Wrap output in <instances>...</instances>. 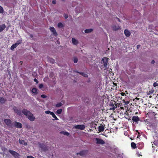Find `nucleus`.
Returning <instances> with one entry per match:
<instances>
[{"instance_id":"nucleus-1","label":"nucleus","mask_w":158,"mask_h":158,"mask_svg":"<svg viewBox=\"0 0 158 158\" xmlns=\"http://www.w3.org/2000/svg\"><path fill=\"white\" fill-rule=\"evenodd\" d=\"M22 112L26 116V117L31 121H34L35 119V117L33 116V114L29 111L27 110L26 109H23L22 111Z\"/></svg>"},{"instance_id":"nucleus-2","label":"nucleus","mask_w":158,"mask_h":158,"mask_svg":"<svg viewBox=\"0 0 158 158\" xmlns=\"http://www.w3.org/2000/svg\"><path fill=\"white\" fill-rule=\"evenodd\" d=\"M22 112L26 116V117L31 121H34L35 119V117L33 116V114L29 111L27 110L26 109H23L22 111Z\"/></svg>"},{"instance_id":"nucleus-3","label":"nucleus","mask_w":158,"mask_h":158,"mask_svg":"<svg viewBox=\"0 0 158 158\" xmlns=\"http://www.w3.org/2000/svg\"><path fill=\"white\" fill-rule=\"evenodd\" d=\"M22 112L26 116V117L31 121H34L35 119V117L33 116V114L29 111L27 110L26 109H23L22 111Z\"/></svg>"},{"instance_id":"nucleus-4","label":"nucleus","mask_w":158,"mask_h":158,"mask_svg":"<svg viewBox=\"0 0 158 158\" xmlns=\"http://www.w3.org/2000/svg\"><path fill=\"white\" fill-rule=\"evenodd\" d=\"M22 112L26 116V117L31 121H34L35 119V117L33 116V114L29 111L27 110L26 109H23L22 111Z\"/></svg>"},{"instance_id":"nucleus-5","label":"nucleus","mask_w":158,"mask_h":158,"mask_svg":"<svg viewBox=\"0 0 158 158\" xmlns=\"http://www.w3.org/2000/svg\"><path fill=\"white\" fill-rule=\"evenodd\" d=\"M9 152L13 155V156L15 157V158H19L20 156V155L17 152L10 149L8 151Z\"/></svg>"},{"instance_id":"nucleus-6","label":"nucleus","mask_w":158,"mask_h":158,"mask_svg":"<svg viewBox=\"0 0 158 158\" xmlns=\"http://www.w3.org/2000/svg\"><path fill=\"white\" fill-rule=\"evenodd\" d=\"M132 120L135 124H138L139 121H142L137 116H133L132 118Z\"/></svg>"},{"instance_id":"nucleus-7","label":"nucleus","mask_w":158,"mask_h":158,"mask_svg":"<svg viewBox=\"0 0 158 158\" xmlns=\"http://www.w3.org/2000/svg\"><path fill=\"white\" fill-rule=\"evenodd\" d=\"M108 59L109 58L106 57H104L102 59V63L103 64V65L105 68L106 67Z\"/></svg>"},{"instance_id":"nucleus-8","label":"nucleus","mask_w":158,"mask_h":158,"mask_svg":"<svg viewBox=\"0 0 158 158\" xmlns=\"http://www.w3.org/2000/svg\"><path fill=\"white\" fill-rule=\"evenodd\" d=\"M13 109L14 110V111L15 113H17V114L19 115L20 116L22 114V111L20 109H17V108L16 106H14Z\"/></svg>"},{"instance_id":"nucleus-9","label":"nucleus","mask_w":158,"mask_h":158,"mask_svg":"<svg viewBox=\"0 0 158 158\" xmlns=\"http://www.w3.org/2000/svg\"><path fill=\"white\" fill-rule=\"evenodd\" d=\"M95 139L96 141V143L97 144L102 145L105 143L104 141L101 139L96 138Z\"/></svg>"},{"instance_id":"nucleus-10","label":"nucleus","mask_w":158,"mask_h":158,"mask_svg":"<svg viewBox=\"0 0 158 158\" xmlns=\"http://www.w3.org/2000/svg\"><path fill=\"white\" fill-rule=\"evenodd\" d=\"M14 126L15 127L18 128H21L23 126L22 125L21 123L16 121L14 123Z\"/></svg>"},{"instance_id":"nucleus-11","label":"nucleus","mask_w":158,"mask_h":158,"mask_svg":"<svg viewBox=\"0 0 158 158\" xmlns=\"http://www.w3.org/2000/svg\"><path fill=\"white\" fill-rule=\"evenodd\" d=\"M88 152V150H85L81 151L79 153H77V155L79 154L81 156H85L87 154Z\"/></svg>"},{"instance_id":"nucleus-12","label":"nucleus","mask_w":158,"mask_h":158,"mask_svg":"<svg viewBox=\"0 0 158 158\" xmlns=\"http://www.w3.org/2000/svg\"><path fill=\"white\" fill-rule=\"evenodd\" d=\"M4 121L8 126H11L12 125L11 121L10 119H4Z\"/></svg>"},{"instance_id":"nucleus-13","label":"nucleus","mask_w":158,"mask_h":158,"mask_svg":"<svg viewBox=\"0 0 158 158\" xmlns=\"http://www.w3.org/2000/svg\"><path fill=\"white\" fill-rule=\"evenodd\" d=\"M76 129H78L81 130H83L85 128V126L84 125H76L75 126Z\"/></svg>"},{"instance_id":"nucleus-14","label":"nucleus","mask_w":158,"mask_h":158,"mask_svg":"<svg viewBox=\"0 0 158 158\" xmlns=\"http://www.w3.org/2000/svg\"><path fill=\"white\" fill-rule=\"evenodd\" d=\"M50 30L52 32L53 34L56 36H57L58 34L56 32V30H55V28L52 27H50Z\"/></svg>"},{"instance_id":"nucleus-15","label":"nucleus","mask_w":158,"mask_h":158,"mask_svg":"<svg viewBox=\"0 0 158 158\" xmlns=\"http://www.w3.org/2000/svg\"><path fill=\"white\" fill-rule=\"evenodd\" d=\"M40 147L41 148L42 150L44 151H45L47 149V148L45 145L43 143H39Z\"/></svg>"},{"instance_id":"nucleus-16","label":"nucleus","mask_w":158,"mask_h":158,"mask_svg":"<svg viewBox=\"0 0 158 158\" xmlns=\"http://www.w3.org/2000/svg\"><path fill=\"white\" fill-rule=\"evenodd\" d=\"M138 144V148L139 149H142L144 147V144L142 142L139 143Z\"/></svg>"},{"instance_id":"nucleus-17","label":"nucleus","mask_w":158,"mask_h":158,"mask_svg":"<svg viewBox=\"0 0 158 158\" xmlns=\"http://www.w3.org/2000/svg\"><path fill=\"white\" fill-rule=\"evenodd\" d=\"M124 32L125 35L127 37H129L131 35L130 32L128 30L125 29L124 30Z\"/></svg>"},{"instance_id":"nucleus-18","label":"nucleus","mask_w":158,"mask_h":158,"mask_svg":"<svg viewBox=\"0 0 158 158\" xmlns=\"http://www.w3.org/2000/svg\"><path fill=\"white\" fill-rule=\"evenodd\" d=\"M75 72L76 73H79L81 75H82V76L84 77H87L88 76V75L86 73H85L82 72H78L77 70H76L75 71Z\"/></svg>"},{"instance_id":"nucleus-19","label":"nucleus","mask_w":158,"mask_h":158,"mask_svg":"<svg viewBox=\"0 0 158 158\" xmlns=\"http://www.w3.org/2000/svg\"><path fill=\"white\" fill-rule=\"evenodd\" d=\"M72 42L73 44L76 45H77L78 43V41L74 38L72 39Z\"/></svg>"},{"instance_id":"nucleus-20","label":"nucleus","mask_w":158,"mask_h":158,"mask_svg":"<svg viewBox=\"0 0 158 158\" xmlns=\"http://www.w3.org/2000/svg\"><path fill=\"white\" fill-rule=\"evenodd\" d=\"M98 129L99 132H102L104 130V126L103 125L100 126L98 127Z\"/></svg>"},{"instance_id":"nucleus-21","label":"nucleus","mask_w":158,"mask_h":158,"mask_svg":"<svg viewBox=\"0 0 158 158\" xmlns=\"http://www.w3.org/2000/svg\"><path fill=\"white\" fill-rule=\"evenodd\" d=\"M6 101V99H5L3 97H0V102L1 103H4Z\"/></svg>"},{"instance_id":"nucleus-22","label":"nucleus","mask_w":158,"mask_h":158,"mask_svg":"<svg viewBox=\"0 0 158 158\" xmlns=\"http://www.w3.org/2000/svg\"><path fill=\"white\" fill-rule=\"evenodd\" d=\"M6 27L5 24H3L0 26V32L4 30Z\"/></svg>"},{"instance_id":"nucleus-23","label":"nucleus","mask_w":158,"mask_h":158,"mask_svg":"<svg viewBox=\"0 0 158 158\" xmlns=\"http://www.w3.org/2000/svg\"><path fill=\"white\" fill-rule=\"evenodd\" d=\"M31 92L32 93L37 94H38L37 89L35 88H33L32 89Z\"/></svg>"},{"instance_id":"nucleus-24","label":"nucleus","mask_w":158,"mask_h":158,"mask_svg":"<svg viewBox=\"0 0 158 158\" xmlns=\"http://www.w3.org/2000/svg\"><path fill=\"white\" fill-rule=\"evenodd\" d=\"M18 45H17L15 43L13 44L12 45V46L10 47V49L12 50H13Z\"/></svg>"},{"instance_id":"nucleus-25","label":"nucleus","mask_w":158,"mask_h":158,"mask_svg":"<svg viewBox=\"0 0 158 158\" xmlns=\"http://www.w3.org/2000/svg\"><path fill=\"white\" fill-rule=\"evenodd\" d=\"M51 115H52V117L55 118V120H58V119L56 117V115L53 112H51Z\"/></svg>"},{"instance_id":"nucleus-26","label":"nucleus","mask_w":158,"mask_h":158,"mask_svg":"<svg viewBox=\"0 0 158 158\" xmlns=\"http://www.w3.org/2000/svg\"><path fill=\"white\" fill-rule=\"evenodd\" d=\"M113 29L114 30L116 31L118 30L120 27L119 26H113L112 27Z\"/></svg>"},{"instance_id":"nucleus-27","label":"nucleus","mask_w":158,"mask_h":158,"mask_svg":"<svg viewBox=\"0 0 158 158\" xmlns=\"http://www.w3.org/2000/svg\"><path fill=\"white\" fill-rule=\"evenodd\" d=\"M131 147L133 149H135L136 148V144L134 142L131 143Z\"/></svg>"},{"instance_id":"nucleus-28","label":"nucleus","mask_w":158,"mask_h":158,"mask_svg":"<svg viewBox=\"0 0 158 158\" xmlns=\"http://www.w3.org/2000/svg\"><path fill=\"white\" fill-rule=\"evenodd\" d=\"M62 102H63V101H62L61 102H59L56 104V106L57 107H59L61 106L62 105Z\"/></svg>"},{"instance_id":"nucleus-29","label":"nucleus","mask_w":158,"mask_h":158,"mask_svg":"<svg viewBox=\"0 0 158 158\" xmlns=\"http://www.w3.org/2000/svg\"><path fill=\"white\" fill-rule=\"evenodd\" d=\"M93 31V29H86L85 31V33H87L89 32H91Z\"/></svg>"},{"instance_id":"nucleus-30","label":"nucleus","mask_w":158,"mask_h":158,"mask_svg":"<svg viewBox=\"0 0 158 158\" xmlns=\"http://www.w3.org/2000/svg\"><path fill=\"white\" fill-rule=\"evenodd\" d=\"M61 133H62L64 135H66L67 136H69V133L66 132V131H62L60 132Z\"/></svg>"},{"instance_id":"nucleus-31","label":"nucleus","mask_w":158,"mask_h":158,"mask_svg":"<svg viewBox=\"0 0 158 158\" xmlns=\"http://www.w3.org/2000/svg\"><path fill=\"white\" fill-rule=\"evenodd\" d=\"M57 26L59 28H61L63 27V25L62 23L60 22L59 23L57 24Z\"/></svg>"},{"instance_id":"nucleus-32","label":"nucleus","mask_w":158,"mask_h":158,"mask_svg":"<svg viewBox=\"0 0 158 158\" xmlns=\"http://www.w3.org/2000/svg\"><path fill=\"white\" fill-rule=\"evenodd\" d=\"M22 42V40H17L16 42V43L15 44H16V45L18 46L20 44H21Z\"/></svg>"},{"instance_id":"nucleus-33","label":"nucleus","mask_w":158,"mask_h":158,"mask_svg":"<svg viewBox=\"0 0 158 158\" xmlns=\"http://www.w3.org/2000/svg\"><path fill=\"white\" fill-rule=\"evenodd\" d=\"M62 111V109H60L59 110H58L56 111V113L58 114H61Z\"/></svg>"},{"instance_id":"nucleus-34","label":"nucleus","mask_w":158,"mask_h":158,"mask_svg":"<svg viewBox=\"0 0 158 158\" xmlns=\"http://www.w3.org/2000/svg\"><path fill=\"white\" fill-rule=\"evenodd\" d=\"M4 12V10L2 7L0 5V13H3Z\"/></svg>"},{"instance_id":"nucleus-35","label":"nucleus","mask_w":158,"mask_h":158,"mask_svg":"<svg viewBox=\"0 0 158 158\" xmlns=\"http://www.w3.org/2000/svg\"><path fill=\"white\" fill-rule=\"evenodd\" d=\"M24 140H23L22 139H19V143L20 144H23V143H24Z\"/></svg>"},{"instance_id":"nucleus-36","label":"nucleus","mask_w":158,"mask_h":158,"mask_svg":"<svg viewBox=\"0 0 158 158\" xmlns=\"http://www.w3.org/2000/svg\"><path fill=\"white\" fill-rule=\"evenodd\" d=\"M79 7H77L76 8V12L77 13H79V12H81V9H79V11H78V10H77L79 9Z\"/></svg>"},{"instance_id":"nucleus-37","label":"nucleus","mask_w":158,"mask_h":158,"mask_svg":"<svg viewBox=\"0 0 158 158\" xmlns=\"http://www.w3.org/2000/svg\"><path fill=\"white\" fill-rule=\"evenodd\" d=\"M117 107V106L116 105H115V106H114L113 105V107L110 108V109L113 110H114Z\"/></svg>"},{"instance_id":"nucleus-38","label":"nucleus","mask_w":158,"mask_h":158,"mask_svg":"<svg viewBox=\"0 0 158 158\" xmlns=\"http://www.w3.org/2000/svg\"><path fill=\"white\" fill-rule=\"evenodd\" d=\"M78 61V59L77 58H75L74 59V62L75 63H77Z\"/></svg>"},{"instance_id":"nucleus-39","label":"nucleus","mask_w":158,"mask_h":158,"mask_svg":"<svg viewBox=\"0 0 158 158\" xmlns=\"http://www.w3.org/2000/svg\"><path fill=\"white\" fill-rule=\"evenodd\" d=\"M50 61L53 64L55 62V60L53 59H50Z\"/></svg>"},{"instance_id":"nucleus-40","label":"nucleus","mask_w":158,"mask_h":158,"mask_svg":"<svg viewBox=\"0 0 158 158\" xmlns=\"http://www.w3.org/2000/svg\"><path fill=\"white\" fill-rule=\"evenodd\" d=\"M39 88L40 89H41L44 87V85L42 84H40L39 85Z\"/></svg>"},{"instance_id":"nucleus-41","label":"nucleus","mask_w":158,"mask_h":158,"mask_svg":"<svg viewBox=\"0 0 158 158\" xmlns=\"http://www.w3.org/2000/svg\"><path fill=\"white\" fill-rule=\"evenodd\" d=\"M157 85H158V84L156 82H155L153 84V86L154 87H156Z\"/></svg>"},{"instance_id":"nucleus-42","label":"nucleus","mask_w":158,"mask_h":158,"mask_svg":"<svg viewBox=\"0 0 158 158\" xmlns=\"http://www.w3.org/2000/svg\"><path fill=\"white\" fill-rule=\"evenodd\" d=\"M64 16L65 19H67L68 17V15L67 14H64Z\"/></svg>"},{"instance_id":"nucleus-43","label":"nucleus","mask_w":158,"mask_h":158,"mask_svg":"<svg viewBox=\"0 0 158 158\" xmlns=\"http://www.w3.org/2000/svg\"><path fill=\"white\" fill-rule=\"evenodd\" d=\"M34 81L36 83V84H38L39 83L38 81L37 80L36 78H35L34 79Z\"/></svg>"},{"instance_id":"nucleus-44","label":"nucleus","mask_w":158,"mask_h":158,"mask_svg":"<svg viewBox=\"0 0 158 158\" xmlns=\"http://www.w3.org/2000/svg\"><path fill=\"white\" fill-rule=\"evenodd\" d=\"M51 112H50V111H49V110L46 111H45V113L46 114H49L50 113V114H51Z\"/></svg>"},{"instance_id":"nucleus-45","label":"nucleus","mask_w":158,"mask_h":158,"mask_svg":"<svg viewBox=\"0 0 158 158\" xmlns=\"http://www.w3.org/2000/svg\"><path fill=\"white\" fill-rule=\"evenodd\" d=\"M120 94L122 96H124V95H125V96H126V94H125V93H124V92H121V93H120Z\"/></svg>"},{"instance_id":"nucleus-46","label":"nucleus","mask_w":158,"mask_h":158,"mask_svg":"<svg viewBox=\"0 0 158 158\" xmlns=\"http://www.w3.org/2000/svg\"><path fill=\"white\" fill-rule=\"evenodd\" d=\"M41 97L42 98H45L46 97V96L44 94H42L41 95Z\"/></svg>"},{"instance_id":"nucleus-47","label":"nucleus","mask_w":158,"mask_h":158,"mask_svg":"<svg viewBox=\"0 0 158 158\" xmlns=\"http://www.w3.org/2000/svg\"><path fill=\"white\" fill-rule=\"evenodd\" d=\"M56 0H53V1L52 2V3L54 4H55L56 3Z\"/></svg>"},{"instance_id":"nucleus-48","label":"nucleus","mask_w":158,"mask_h":158,"mask_svg":"<svg viewBox=\"0 0 158 158\" xmlns=\"http://www.w3.org/2000/svg\"><path fill=\"white\" fill-rule=\"evenodd\" d=\"M27 158H35L32 156H27Z\"/></svg>"},{"instance_id":"nucleus-49","label":"nucleus","mask_w":158,"mask_h":158,"mask_svg":"<svg viewBox=\"0 0 158 158\" xmlns=\"http://www.w3.org/2000/svg\"><path fill=\"white\" fill-rule=\"evenodd\" d=\"M140 45H139V44L137 46V49H139V48L140 47Z\"/></svg>"},{"instance_id":"nucleus-50","label":"nucleus","mask_w":158,"mask_h":158,"mask_svg":"<svg viewBox=\"0 0 158 158\" xmlns=\"http://www.w3.org/2000/svg\"><path fill=\"white\" fill-rule=\"evenodd\" d=\"M140 136H141V135L140 134V133H139V132H138V136H137V138H138Z\"/></svg>"},{"instance_id":"nucleus-51","label":"nucleus","mask_w":158,"mask_h":158,"mask_svg":"<svg viewBox=\"0 0 158 158\" xmlns=\"http://www.w3.org/2000/svg\"><path fill=\"white\" fill-rule=\"evenodd\" d=\"M25 146H27V143L26 142H25V141L24 142V143H23V144Z\"/></svg>"},{"instance_id":"nucleus-52","label":"nucleus","mask_w":158,"mask_h":158,"mask_svg":"<svg viewBox=\"0 0 158 158\" xmlns=\"http://www.w3.org/2000/svg\"><path fill=\"white\" fill-rule=\"evenodd\" d=\"M155 61L154 60H152L151 61L152 64H154L155 63Z\"/></svg>"},{"instance_id":"nucleus-53","label":"nucleus","mask_w":158,"mask_h":158,"mask_svg":"<svg viewBox=\"0 0 158 158\" xmlns=\"http://www.w3.org/2000/svg\"><path fill=\"white\" fill-rule=\"evenodd\" d=\"M117 19L118 20V21L119 22H121V21H120V19L119 18H117Z\"/></svg>"},{"instance_id":"nucleus-54","label":"nucleus","mask_w":158,"mask_h":158,"mask_svg":"<svg viewBox=\"0 0 158 158\" xmlns=\"http://www.w3.org/2000/svg\"><path fill=\"white\" fill-rule=\"evenodd\" d=\"M19 63L21 64H22L23 63V62L22 61H20L19 62Z\"/></svg>"},{"instance_id":"nucleus-55","label":"nucleus","mask_w":158,"mask_h":158,"mask_svg":"<svg viewBox=\"0 0 158 158\" xmlns=\"http://www.w3.org/2000/svg\"><path fill=\"white\" fill-rule=\"evenodd\" d=\"M52 74L50 73V77H52Z\"/></svg>"},{"instance_id":"nucleus-56","label":"nucleus","mask_w":158,"mask_h":158,"mask_svg":"<svg viewBox=\"0 0 158 158\" xmlns=\"http://www.w3.org/2000/svg\"><path fill=\"white\" fill-rule=\"evenodd\" d=\"M135 99L139 100V98H135Z\"/></svg>"},{"instance_id":"nucleus-57","label":"nucleus","mask_w":158,"mask_h":158,"mask_svg":"<svg viewBox=\"0 0 158 158\" xmlns=\"http://www.w3.org/2000/svg\"><path fill=\"white\" fill-rule=\"evenodd\" d=\"M120 108L121 109H123V107H120Z\"/></svg>"},{"instance_id":"nucleus-58","label":"nucleus","mask_w":158,"mask_h":158,"mask_svg":"<svg viewBox=\"0 0 158 158\" xmlns=\"http://www.w3.org/2000/svg\"><path fill=\"white\" fill-rule=\"evenodd\" d=\"M136 131L137 132H138H138H139V131H138V130H137V131Z\"/></svg>"},{"instance_id":"nucleus-59","label":"nucleus","mask_w":158,"mask_h":158,"mask_svg":"<svg viewBox=\"0 0 158 158\" xmlns=\"http://www.w3.org/2000/svg\"><path fill=\"white\" fill-rule=\"evenodd\" d=\"M138 114V112H136V113H135V114Z\"/></svg>"}]
</instances>
